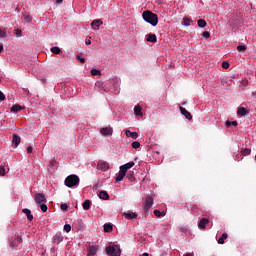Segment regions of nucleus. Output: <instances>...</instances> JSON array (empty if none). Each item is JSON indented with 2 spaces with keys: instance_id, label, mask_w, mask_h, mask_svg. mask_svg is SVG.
I'll list each match as a JSON object with an SVG mask.
<instances>
[{
  "instance_id": "nucleus-55",
  "label": "nucleus",
  "mask_w": 256,
  "mask_h": 256,
  "mask_svg": "<svg viewBox=\"0 0 256 256\" xmlns=\"http://www.w3.org/2000/svg\"><path fill=\"white\" fill-rule=\"evenodd\" d=\"M253 95H254V96L256 95V91H255V92H253Z\"/></svg>"
},
{
  "instance_id": "nucleus-14",
  "label": "nucleus",
  "mask_w": 256,
  "mask_h": 256,
  "mask_svg": "<svg viewBox=\"0 0 256 256\" xmlns=\"http://www.w3.org/2000/svg\"><path fill=\"white\" fill-rule=\"evenodd\" d=\"M19 143H21V137H19V135L17 134H14L12 139V145H14V147H19Z\"/></svg>"
},
{
  "instance_id": "nucleus-18",
  "label": "nucleus",
  "mask_w": 256,
  "mask_h": 256,
  "mask_svg": "<svg viewBox=\"0 0 256 256\" xmlns=\"http://www.w3.org/2000/svg\"><path fill=\"white\" fill-rule=\"evenodd\" d=\"M146 40L150 43H157V35L155 34H148Z\"/></svg>"
},
{
  "instance_id": "nucleus-21",
  "label": "nucleus",
  "mask_w": 256,
  "mask_h": 256,
  "mask_svg": "<svg viewBox=\"0 0 256 256\" xmlns=\"http://www.w3.org/2000/svg\"><path fill=\"white\" fill-rule=\"evenodd\" d=\"M23 107H21V105L19 104H15L11 107V111L12 113H19V111H22Z\"/></svg>"
},
{
  "instance_id": "nucleus-44",
  "label": "nucleus",
  "mask_w": 256,
  "mask_h": 256,
  "mask_svg": "<svg viewBox=\"0 0 256 256\" xmlns=\"http://www.w3.org/2000/svg\"><path fill=\"white\" fill-rule=\"evenodd\" d=\"M76 59H78L80 61V63H85V58L81 57V56H76Z\"/></svg>"
},
{
  "instance_id": "nucleus-20",
  "label": "nucleus",
  "mask_w": 256,
  "mask_h": 256,
  "mask_svg": "<svg viewBox=\"0 0 256 256\" xmlns=\"http://www.w3.org/2000/svg\"><path fill=\"white\" fill-rule=\"evenodd\" d=\"M99 198L103 199L104 201H109V193H107V191H100Z\"/></svg>"
},
{
  "instance_id": "nucleus-34",
  "label": "nucleus",
  "mask_w": 256,
  "mask_h": 256,
  "mask_svg": "<svg viewBox=\"0 0 256 256\" xmlns=\"http://www.w3.org/2000/svg\"><path fill=\"white\" fill-rule=\"evenodd\" d=\"M132 149H139V147H141V143H139V141H134L132 142Z\"/></svg>"
},
{
  "instance_id": "nucleus-48",
  "label": "nucleus",
  "mask_w": 256,
  "mask_h": 256,
  "mask_svg": "<svg viewBox=\"0 0 256 256\" xmlns=\"http://www.w3.org/2000/svg\"><path fill=\"white\" fill-rule=\"evenodd\" d=\"M20 34H21V30L17 29V30H16V35H17V37H19Z\"/></svg>"
},
{
  "instance_id": "nucleus-3",
  "label": "nucleus",
  "mask_w": 256,
  "mask_h": 256,
  "mask_svg": "<svg viewBox=\"0 0 256 256\" xmlns=\"http://www.w3.org/2000/svg\"><path fill=\"white\" fill-rule=\"evenodd\" d=\"M65 185L66 187H75L76 185H79V176L75 174L69 175L65 179Z\"/></svg>"
},
{
  "instance_id": "nucleus-11",
  "label": "nucleus",
  "mask_w": 256,
  "mask_h": 256,
  "mask_svg": "<svg viewBox=\"0 0 256 256\" xmlns=\"http://www.w3.org/2000/svg\"><path fill=\"white\" fill-rule=\"evenodd\" d=\"M180 112L184 115V117L188 119V121H191V119H193V116L189 111H187V109L180 107Z\"/></svg>"
},
{
  "instance_id": "nucleus-32",
  "label": "nucleus",
  "mask_w": 256,
  "mask_h": 256,
  "mask_svg": "<svg viewBox=\"0 0 256 256\" xmlns=\"http://www.w3.org/2000/svg\"><path fill=\"white\" fill-rule=\"evenodd\" d=\"M38 207H40L41 211H43V213H47V210L49 209L47 207V204H39Z\"/></svg>"
},
{
  "instance_id": "nucleus-53",
  "label": "nucleus",
  "mask_w": 256,
  "mask_h": 256,
  "mask_svg": "<svg viewBox=\"0 0 256 256\" xmlns=\"http://www.w3.org/2000/svg\"><path fill=\"white\" fill-rule=\"evenodd\" d=\"M142 256H149V254L148 253H144V254H142Z\"/></svg>"
},
{
  "instance_id": "nucleus-31",
  "label": "nucleus",
  "mask_w": 256,
  "mask_h": 256,
  "mask_svg": "<svg viewBox=\"0 0 256 256\" xmlns=\"http://www.w3.org/2000/svg\"><path fill=\"white\" fill-rule=\"evenodd\" d=\"M227 233H223L222 236L218 239V243L220 245H223V243H225V239H227Z\"/></svg>"
},
{
  "instance_id": "nucleus-12",
  "label": "nucleus",
  "mask_w": 256,
  "mask_h": 256,
  "mask_svg": "<svg viewBox=\"0 0 256 256\" xmlns=\"http://www.w3.org/2000/svg\"><path fill=\"white\" fill-rule=\"evenodd\" d=\"M53 239H54V243H57V245H59V243H62L63 241V234L61 232H57L53 237Z\"/></svg>"
},
{
  "instance_id": "nucleus-17",
  "label": "nucleus",
  "mask_w": 256,
  "mask_h": 256,
  "mask_svg": "<svg viewBox=\"0 0 256 256\" xmlns=\"http://www.w3.org/2000/svg\"><path fill=\"white\" fill-rule=\"evenodd\" d=\"M87 256H97V246L89 247Z\"/></svg>"
},
{
  "instance_id": "nucleus-7",
  "label": "nucleus",
  "mask_w": 256,
  "mask_h": 256,
  "mask_svg": "<svg viewBox=\"0 0 256 256\" xmlns=\"http://www.w3.org/2000/svg\"><path fill=\"white\" fill-rule=\"evenodd\" d=\"M151 207H153V198L147 197L144 202V210L149 211Z\"/></svg>"
},
{
  "instance_id": "nucleus-47",
  "label": "nucleus",
  "mask_w": 256,
  "mask_h": 256,
  "mask_svg": "<svg viewBox=\"0 0 256 256\" xmlns=\"http://www.w3.org/2000/svg\"><path fill=\"white\" fill-rule=\"evenodd\" d=\"M232 122L231 121H226V127H231Z\"/></svg>"
},
{
  "instance_id": "nucleus-43",
  "label": "nucleus",
  "mask_w": 256,
  "mask_h": 256,
  "mask_svg": "<svg viewBox=\"0 0 256 256\" xmlns=\"http://www.w3.org/2000/svg\"><path fill=\"white\" fill-rule=\"evenodd\" d=\"M5 167L4 166H0V175L5 176Z\"/></svg>"
},
{
  "instance_id": "nucleus-27",
  "label": "nucleus",
  "mask_w": 256,
  "mask_h": 256,
  "mask_svg": "<svg viewBox=\"0 0 256 256\" xmlns=\"http://www.w3.org/2000/svg\"><path fill=\"white\" fill-rule=\"evenodd\" d=\"M182 25H184V27H191V18H188V17L184 18Z\"/></svg>"
},
{
  "instance_id": "nucleus-19",
  "label": "nucleus",
  "mask_w": 256,
  "mask_h": 256,
  "mask_svg": "<svg viewBox=\"0 0 256 256\" xmlns=\"http://www.w3.org/2000/svg\"><path fill=\"white\" fill-rule=\"evenodd\" d=\"M142 109L140 105H137L134 107V113L135 115H137L138 117H143V112H142Z\"/></svg>"
},
{
  "instance_id": "nucleus-51",
  "label": "nucleus",
  "mask_w": 256,
  "mask_h": 256,
  "mask_svg": "<svg viewBox=\"0 0 256 256\" xmlns=\"http://www.w3.org/2000/svg\"><path fill=\"white\" fill-rule=\"evenodd\" d=\"M86 45H91V40L86 41Z\"/></svg>"
},
{
  "instance_id": "nucleus-4",
  "label": "nucleus",
  "mask_w": 256,
  "mask_h": 256,
  "mask_svg": "<svg viewBox=\"0 0 256 256\" xmlns=\"http://www.w3.org/2000/svg\"><path fill=\"white\" fill-rule=\"evenodd\" d=\"M35 203L37 206L47 203V198H45V194L38 193L35 195Z\"/></svg>"
},
{
  "instance_id": "nucleus-37",
  "label": "nucleus",
  "mask_w": 256,
  "mask_h": 256,
  "mask_svg": "<svg viewBox=\"0 0 256 256\" xmlns=\"http://www.w3.org/2000/svg\"><path fill=\"white\" fill-rule=\"evenodd\" d=\"M23 17L26 23H31V16L29 14H23Z\"/></svg>"
},
{
  "instance_id": "nucleus-54",
  "label": "nucleus",
  "mask_w": 256,
  "mask_h": 256,
  "mask_svg": "<svg viewBox=\"0 0 256 256\" xmlns=\"http://www.w3.org/2000/svg\"><path fill=\"white\" fill-rule=\"evenodd\" d=\"M184 256H193V255H191V254H184Z\"/></svg>"
},
{
  "instance_id": "nucleus-2",
  "label": "nucleus",
  "mask_w": 256,
  "mask_h": 256,
  "mask_svg": "<svg viewBox=\"0 0 256 256\" xmlns=\"http://www.w3.org/2000/svg\"><path fill=\"white\" fill-rule=\"evenodd\" d=\"M108 256H121V247L117 244H112L106 247Z\"/></svg>"
},
{
  "instance_id": "nucleus-1",
  "label": "nucleus",
  "mask_w": 256,
  "mask_h": 256,
  "mask_svg": "<svg viewBox=\"0 0 256 256\" xmlns=\"http://www.w3.org/2000/svg\"><path fill=\"white\" fill-rule=\"evenodd\" d=\"M142 17L146 23H149L152 27H157V24L159 23V17L157 14L146 10L142 13Z\"/></svg>"
},
{
  "instance_id": "nucleus-57",
  "label": "nucleus",
  "mask_w": 256,
  "mask_h": 256,
  "mask_svg": "<svg viewBox=\"0 0 256 256\" xmlns=\"http://www.w3.org/2000/svg\"><path fill=\"white\" fill-rule=\"evenodd\" d=\"M130 179H133V176H131Z\"/></svg>"
},
{
  "instance_id": "nucleus-6",
  "label": "nucleus",
  "mask_w": 256,
  "mask_h": 256,
  "mask_svg": "<svg viewBox=\"0 0 256 256\" xmlns=\"http://www.w3.org/2000/svg\"><path fill=\"white\" fill-rule=\"evenodd\" d=\"M101 25H103V20L101 19H96V20H93L92 23H91V28L94 30V31H99V28L101 27Z\"/></svg>"
},
{
  "instance_id": "nucleus-39",
  "label": "nucleus",
  "mask_w": 256,
  "mask_h": 256,
  "mask_svg": "<svg viewBox=\"0 0 256 256\" xmlns=\"http://www.w3.org/2000/svg\"><path fill=\"white\" fill-rule=\"evenodd\" d=\"M202 37L204 39H209V37H211V33H209L208 31H205V32H203Z\"/></svg>"
},
{
  "instance_id": "nucleus-9",
  "label": "nucleus",
  "mask_w": 256,
  "mask_h": 256,
  "mask_svg": "<svg viewBox=\"0 0 256 256\" xmlns=\"http://www.w3.org/2000/svg\"><path fill=\"white\" fill-rule=\"evenodd\" d=\"M132 167H135V162L133 161L120 166V169H122V171L127 173V171H129V169H131Z\"/></svg>"
},
{
  "instance_id": "nucleus-24",
  "label": "nucleus",
  "mask_w": 256,
  "mask_h": 256,
  "mask_svg": "<svg viewBox=\"0 0 256 256\" xmlns=\"http://www.w3.org/2000/svg\"><path fill=\"white\" fill-rule=\"evenodd\" d=\"M22 211L27 216L29 221H33V216L31 215V210L25 208Z\"/></svg>"
},
{
  "instance_id": "nucleus-56",
  "label": "nucleus",
  "mask_w": 256,
  "mask_h": 256,
  "mask_svg": "<svg viewBox=\"0 0 256 256\" xmlns=\"http://www.w3.org/2000/svg\"><path fill=\"white\" fill-rule=\"evenodd\" d=\"M114 81H116V82H117V81H119V80L115 79Z\"/></svg>"
},
{
  "instance_id": "nucleus-52",
  "label": "nucleus",
  "mask_w": 256,
  "mask_h": 256,
  "mask_svg": "<svg viewBox=\"0 0 256 256\" xmlns=\"http://www.w3.org/2000/svg\"><path fill=\"white\" fill-rule=\"evenodd\" d=\"M57 3H63V0H56Z\"/></svg>"
},
{
  "instance_id": "nucleus-10",
  "label": "nucleus",
  "mask_w": 256,
  "mask_h": 256,
  "mask_svg": "<svg viewBox=\"0 0 256 256\" xmlns=\"http://www.w3.org/2000/svg\"><path fill=\"white\" fill-rule=\"evenodd\" d=\"M125 175H127V172L125 170L120 169L119 173L116 176V183H121L122 179H125Z\"/></svg>"
},
{
  "instance_id": "nucleus-46",
  "label": "nucleus",
  "mask_w": 256,
  "mask_h": 256,
  "mask_svg": "<svg viewBox=\"0 0 256 256\" xmlns=\"http://www.w3.org/2000/svg\"><path fill=\"white\" fill-rule=\"evenodd\" d=\"M27 153H33V147L32 146L27 147Z\"/></svg>"
},
{
  "instance_id": "nucleus-23",
  "label": "nucleus",
  "mask_w": 256,
  "mask_h": 256,
  "mask_svg": "<svg viewBox=\"0 0 256 256\" xmlns=\"http://www.w3.org/2000/svg\"><path fill=\"white\" fill-rule=\"evenodd\" d=\"M82 207H83L84 211H89V209L91 208V201L85 200Z\"/></svg>"
},
{
  "instance_id": "nucleus-22",
  "label": "nucleus",
  "mask_w": 256,
  "mask_h": 256,
  "mask_svg": "<svg viewBox=\"0 0 256 256\" xmlns=\"http://www.w3.org/2000/svg\"><path fill=\"white\" fill-rule=\"evenodd\" d=\"M22 241H23V239L21 238V236H18V237H16V239L14 241H12L10 243V245L12 247H17V245H19V243H21Z\"/></svg>"
},
{
  "instance_id": "nucleus-49",
  "label": "nucleus",
  "mask_w": 256,
  "mask_h": 256,
  "mask_svg": "<svg viewBox=\"0 0 256 256\" xmlns=\"http://www.w3.org/2000/svg\"><path fill=\"white\" fill-rule=\"evenodd\" d=\"M233 127H237V121L232 122Z\"/></svg>"
},
{
  "instance_id": "nucleus-42",
  "label": "nucleus",
  "mask_w": 256,
  "mask_h": 256,
  "mask_svg": "<svg viewBox=\"0 0 256 256\" xmlns=\"http://www.w3.org/2000/svg\"><path fill=\"white\" fill-rule=\"evenodd\" d=\"M222 68H223V69H229V62L224 61V62L222 63Z\"/></svg>"
},
{
  "instance_id": "nucleus-16",
  "label": "nucleus",
  "mask_w": 256,
  "mask_h": 256,
  "mask_svg": "<svg viewBox=\"0 0 256 256\" xmlns=\"http://www.w3.org/2000/svg\"><path fill=\"white\" fill-rule=\"evenodd\" d=\"M207 224H209V219L207 218H202L198 224V227L200 229H205V227H207Z\"/></svg>"
},
{
  "instance_id": "nucleus-25",
  "label": "nucleus",
  "mask_w": 256,
  "mask_h": 256,
  "mask_svg": "<svg viewBox=\"0 0 256 256\" xmlns=\"http://www.w3.org/2000/svg\"><path fill=\"white\" fill-rule=\"evenodd\" d=\"M197 25H198V27H200L201 29H203V28L207 27V22H206L204 19H199V20L197 21Z\"/></svg>"
},
{
  "instance_id": "nucleus-41",
  "label": "nucleus",
  "mask_w": 256,
  "mask_h": 256,
  "mask_svg": "<svg viewBox=\"0 0 256 256\" xmlns=\"http://www.w3.org/2000/svg\"><path fill=\"white\" fill-rule=\"evenodd\" d=\"M60 209L62 211H67L69 209V206H67V204H61Z\"/></svg>"
},
{
  "instance_id": "nucleus-5",
  "label": "nucleus",
  "mask_w": 256,
  "mask_h": 256,
  "mask_svg": "<svg viewBox=\"0 0 256 256\" xmlns=\"http://www.w3.org/2000/svg\"><path fill=\"white\" fill-rule=\"evenodd\" d=\"M100 133L103 137H111L113 135V128L111 127H105L100 129Z\"/></svg>"
},
{
  "instance_id": "nucleus-33",
  "label": "nucleus",
  "mask_w": 256,
  "mask_h": 256,
  "mask_svg": "<svg viewBox=\"0 0 256 256\" xmlns=\"http://www.w3.org/2000/svg\"><path fill=\"white\" fill-rule=\"evenodd\" d=\"M91 75L93 76H97V75H101V71L98 70V69H95L93 68L91 71H90Z\"/></svg>"
},
{
  "instance_id": "nucleus-8",
  "label": "nucleus",
  "mask_w": 256,
  "mask_h": 256,
  "mask_svg": "<svg viewBox=\"0 0 256 256\" xmlns=\"http://www.w3.org/2000/svg\"><path fill=\"white\" fill-rule=\"evenodd\" d=\"M109 163L105 161H99L97 165V169H101L102 171H109Z\"/></svg>"
},
{
  "instance_id": "nucleus-29",
  "label": "nucleus",
  "mask_w": 256,
  "mask_h": 256,
  "mask_svg": "<svg viewBox=\"0 0 256 256\" xmlns=\"http://www.w3.org/2000/svg\"><path fill=\"white\" fill-rule=\"evenodd\" d=\"M51 53H53L54 55H59V53H61V48L54 46L50 49Z\"/></svg>"
},
{
  "instance_id": "nucleus-36",
  "label": "nucleus",
  "mask_w": 256,
  "mask_h": 256,
  "mask_svg": "<svg viewBox=\"0 0 256 256\" xmlns=\"http://www.w3.org/2000/svg\"><path fill=\"white\" fill-rule=\"evenodd\" d=\"M250 153H251V149H249V148H245V149L242 150V155L244 157L247 156V155H250Z\"/></svg>"
},
{
  "instance_id": "nucleus-15",
  "label": "nucleus",
  "mask_w": 256,
  "mask_h": 256,
  "mask_svg": "<svg viewBox=\"0 0 256 256\" xmlns=\"http://www.w3.org/2000/svg\"><path fill=\"white\" fill-rule=\"evenodd\" d=\"M126 137H131V139H137L139 134L137 132H131L130 130H125Z\"/></svg>"
},
{
  "instance_id": "nucleus-26",
  "label": "nucleus",
  "mask_w": 256,
  "mask_h": 256,
  "mask_svg": "<svg viewBox=\"0 0 256 256\" xmlns=\"http://www.w3.org/2000/svg\"><path fill=\"white\" fill-rule=\"evenodd\" d=\"M238 115H240V117H245V115H247V113H249V111H247L245 108H239L237 111Z\"/></svg>"
},
{
  "instance_id": "nucleus-35",
  "label": "nucleus",
  "mask_w": 256,
  "mask_h": 256,
  "mask_svg": "<svg viewBox=\"0 0 256 256\" xmlns=\"http://www.w3.org/2000/svg\"><path fill=\"white\" fill-rule=\"evenodd\" d=\"M154 215H155L156 217H165V212H161V211H159V210H155V211H154Z\"/></svg>"
},
{
  "instance_id": "nucleus-30",
  "label": "nucleus",
  "mask_w": 256,
  "mask_h": 256,
  "mask_svg": "<svg viewBox=\"0 0 256 256\" xmlns=\"http://www.w3.org/2000/svg\"><path fill=\"white\" fill-rule=\"evenodd\" d=\"M10 35L9 32L0 29V39H5V37H9Z\"/></svg>"
},
{
  "instance_id": "nucleus-50",
  "label": "nucleus",
  "mask_w": 256,
  "mask_h": 256,
  "mask_svg": "<svg viewBox=\"0 0 256 256\" xmlns=\"http://www.w3.org/2000/svg\"><path fill=\"white\" fill-rule=\"evenodd\" d=\"M3 52V44H0V53Z\"/></svg>"
},
{
  "instance_id": "nucleus-45",
  "label": "nucleus",
  "mask_w": 256,
  "mask_h": 256,
  "mask_svg": "<svg viewBox=\"0 0 256 256\" xmlns=\"http://www.w3.org/2000/svg\"><path fill=\"white\" fill-rule=\"evenodd\" d=\"M0 101H5V94L0 91Z\"/></svg>"
},
{
  "instance_id": "nucleus-38",
  "label": "nucleus",
  "mask_w": 256,
  "mask_h": 256,
  "mask_svg": "<svg viewBox=\"0 0 256 256\" xmlns=\"http://www.w3.org/2000/svg\"><path fill=\"white\" fill-rule=\"evenodd\" d=\"M64 231H65L66 233H71V226H70L69 224H65V225H64Z\"/></svg>"
},
{
  "instance_id": "nucleus-40",
  "label": "nucleus",
  "mask_w": 256,
  "mask_h": 256,
  "mask_svg": "<svg viewBox=\"0 0 256 256\" xmlns=\"http://www.w3.org/2000/svg\"><path fill=\"white\" fill-rule=\"evenodd\" d=\"M246 49H247V46H245V45L237 46V51H245Z\"/></svg>"
},
{
  "instance_id": "nucleus-13",
  "label": "nucleus",
  "mask_w": 256,
  "mask_h": 256,
  "mask_svg": "<svg viewBox=\"0 0 256 256\" xmlns=\"http://www.w3.org/2000/svg\"><path fill=\"white\" fill-rule=\"evenodd\" d=\"M123 216L125 219H137V213L131 211L124 212Z\"/></svg>"
},
{
  "instance_id": "nucleus-28",
  "label": "nucleus",
  "mask_w": 256,
  "mask_h": 256,
  "mask_svg": "<svg viewBox=\"0 0 256 256\" xmlns=\"http://www.w3.org/2000/svg\"><path fill=\"white\" fill-rule=\"evenodd\" d=\"M104 231L105 233H111V231H113V225L111 224H104Z\"/></svg>"
}]
</instances>
